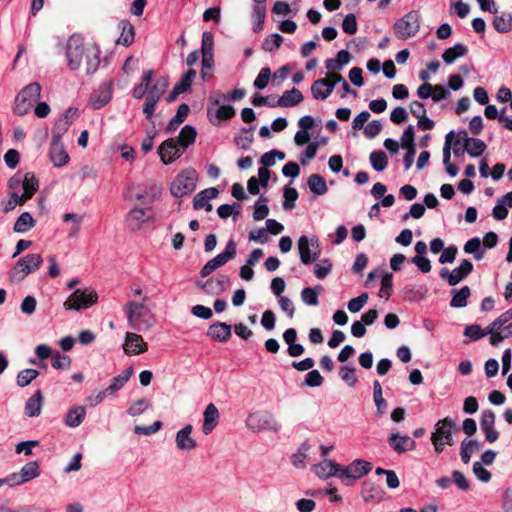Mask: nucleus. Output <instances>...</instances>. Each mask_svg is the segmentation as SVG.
<instances>
[{
	"mask_svg": "<svg viewBox=\"0 0 512 512\" xmlns=\"http://www.w3.org/2000/svg\"><path fill=\"white\" fill-rule=\"evenodd\" d=\"M493 26L499 33H507L512 29V15L503 12L493 20Z\"/></svg>",
	"mask_w": 512,
	"mask_h": 512,
	"instance_id": "38",
	"label": "nucleus"
},
{
	"mask_svg": "<svg viewBox=\"0 0 512 512\" xmlns=\"http://www.w3.org/2000/svg\"><path fill=\"white\" fill-rule=\"evenodd\" d=\"M196 137V129L193 126L186 125L181 129L179 136L176 138L177 146L183 149L184 152L188 146L192 145L195 142Z\"/></svg>",
	"mask_w": 512,
	"mask_h": 512,
	"instance_id": "27",
	"label": "nucleus"
},
{
	"mask_svg": "<svg viewBox=\"0 0 512 512\" xmlns=\"http://www.w3.org/2000/svg\"><path fill=\"white\" fill-rule=\"evenodd\" d=\"M298 198V191L295 188H285L284 189V202L283 209L291 210L295 207V201Z\"/></svg>",
	"mask_w": 512,
	"mask_h": 512,
	"instance_id": "56",
	"label": "nucleus"
},
{
	"mask_svg": "<svg viewBox=\"0 0 512 512\" xmlns=\"http://www.w3.org/2000/svg\"><path fill=\"white\" fill-rule=\"evenodd\" d=\"M119 29L121 30L120 37L117 40V44L123 46H130L135 37L134 26L128 20H122L119 23Z\"/></svg>",
	"mask_w": 512,
	"mask_h": 512,
	"instance_id": "28",
	"label": "nucleus"
},
{
	"mask_svg": "<svg viewBox=\"0 0 512 512\" xmlns=\"http://www.w3.org/2000/svg\"><path fill=\"white\" fill-rule=\"evenodd\" d=\"M322 80L326 81L325 85V94L323 96H329L337 83H341L343 80V76L339 73L328 72L326 78H322Z\"/></svg>",
	"mask_w": 512,
	"mask_h": 512,
	"instance_id": "50",
	"label": "nucleus"
},
{
	"mask_svg": "<svg viewBox=\"0 0 512 512\" xmlns=\"http://www.w3.org/2000/svg\"><path fill=\"white\" fill-rule=\"evenodd\" d=\"M71 357L65 354H61L58 351H54L51 357V365L53 368L58 370H68L71 367Z\"/></svg>",
	"mask_w": 512,
	"mask_h": 512,
	"instance_id": "41",
	"label": "nucleus"
},
{
	"mask_svg": "<svg viewBox=\"0 0 512 512\" xmlns=\"http://www.w3.org/2000/svg\"><path fill=\"white\" fill-rule=\"evenodd\" d=\"M10 200L5 206V211H10L32 197V176L29 173L21 176L14 175L9 180Z\"/></svg>",
	"mask_w": 512,
	"mask_h": 512,
	"instance_id": "2",
	"label": "nucleus"
},
{
	"mask_svg": "<svg viewBox=\"0 0 512 512\" xmlns=\"http://www.w3.org/2000/svg\"><path fill=\"white\" fill-rule=\"evenodd\" d=\"M133 374V367H128L121 374L112 378L111 384L106 388L109 395L117 393L130 379Z\"/></svg>",
	"mask_w": 512,
	"mask_h": 512,
	"instance_id": "29",
	"label": "nucleus"
},
{
	"mask_svg": "<svg viewBox=\"0 0 512 512\" xmlns=\"http://www.w3.org/2000/svg\"><path fill=\"white\" fill-rule=\"evenodd\" d=\"M157 153L164 164H171L183 154V149L177 146L176 138H168L160 144Z\"/></svg>",
	"mask_w": 512,
	"mask_h": 512,
	"instance_id": "12",
	"label": "nucleus"
},
{
	"mask_svg": "<svg viewBox=\"0 0 512 512\" xmlns=\"http://www.w3.org/2000/svg\"><path fill=\"white\" fill-rule=\"evenodd\" d=\"M283 37L280 34H272L266 37L262 43V48L266 52H272L275 49H278L283 43Z\"/></svg>",
	"mask_w": 512,
	"mask_h": 512,
	"instance_id": "47",
	"label": "nucleus"
},
{
	"mask_svg": "<svg viewBox=\"0 0 512 512\" xmlns=\"http://www.w3.org/2000/svg\"><path fill=\"white\" fill-rule=\"evenodd\" d=\"M203 416L204 422L202 425V432L205 435H208L213 431L219 422V411L213 403H210L207 405Z\"/></svg>",
	"mask_w": 512,
	"mask_h": 512,
	"instance_id": "23",
	"label": "nucleus"
},
{
	"mask_svg": "<svg viewBox=\"0 0 512 512\" xmlns=\"http://www.w3.org/2000/svg\"><path fill=\"white\" fill-rule=\"evenodd\" d=\"M369 159L373 169L376 171H383L388 165V158L382 150L373 151Z\"/></svg>",
	"mask_w": 512,
	"mask_h": 512,
	"instance_id": "40",
	"label": "nucleus"
},
{
	"mask_svg": "<svg viewBox=\"0 0 512 512\" xmlns=\"http://www.w3.org/2000/svg\"><path fill=\"white\" fill-rule=\"evenodd\" d=\"M242 132L246 133V135L235 137L234 142L239 148L246 150L254 141V135L252 133V128H242Z\"/></svg>",
	"mask_w": 512,
	"mask_h": 512,
	"instance_id": "53",
	"label": "nucleus"
},
{
	"mask_svg": "<svg viewBox=\"0 0 512 512\" xmlns=\"http://www.w3.org/2000/svg\"><path fill=\"white\" fill-rule=\"evenodd\" d=\"M452 293L453 296L450 301V306L453 308H462L467 305L471 290L468 286H463L460 290H453Z\"/></svg>",
	"mask_w": 512,
	"mask_h": 512,
	"instance_id": "34",
	"label": "nucleus"
},
{
	"mask_svg": "<svg viewBox=\"0 0 512 512\" xmlns=\"http://www.w3.org/2000/svg\"><path fill=\"white\" fill-rule=\"evenodd\" d=\"M190 112V108L186 103H182L178 106L176 115L170 119L166 126V132H174L187 118Z\"/></svg>",
	"mask_w": 512,
	"mask_h": 512,
	"instance_id": "26",
	"label": "nucleus"
},
{
	"mask_svg": "<svg viewBox=\"0 0 512 512\" xmlns=\"http://www.w3.org/2000/svg\"><path fill=\"white\" fill-rule=\"evenodd\" d=\"M101 50L95 43H85L79 34H73L67 41L66 58L71 70L85 68L87 75H93L100 65Z\"/></svg>",
	"mask_w": 512,
	"mask_h": 512,
	"instance_id": "1",
	"label": "nucleus"
},
{
	"mask_svg": "<svg viewBox=\"0 0 512 512\" xmlns=\"http://www.w3.org/2000/svg\"><path fill=\"white\" fill-rule=\"evenodd\" d=\"M85 415H86L85 407H83V406L75 407L68 411L66 418H65V423L69 427H77L82 423Z\"/></svg>",
	"mask_w": 512,
	"mask_h": 512,
	"instance_id": "35",
	"label": "nucleus"
},
{
	"mask_svg": "<svg viewBox=\"0 0 512 512\" xmlns=\"http://www.w3.org/2000/svg\"><path fill=\"white\" fill-rule=\"evenodd\" d=\"M414 137H415L414 127L412 125H409L404 130V132L401 136V147L403 149L415 147Z\"/></svg>",
	"mask_w": 512,
	"mask_h": 512,
	"instance_id": "61",
	"label": "nucleus"
},
{
	"mask_svg": "<svg viewBox=\"0 0 512 512\" xmlns=\"http://www.w3.org/2000/svg\"><path fill=\"white\" fill-rule=\"evenodd\" d=\"M32 479V462L25 464L20 472H14L0 479V488L7 485L10 488L19 486Z\"/></svg>",
	"mask_w": 512,
	"mask_h": 512,
	"instance_id": "13",
	"label": "nucleus"
},
{
	"mask_svg": "<svg viewBox=\"0 0 512 512\" xmlns=\"http://www.w3.org/2000/svg\"><path fill=\"white\" fill-rule=\"evenodd\" d=\"M253 15L255 17L256 23L253 26V31L258 33L262 30L263 24L266 17V8L263 5H257L254 7Z\"/></svg>",
	"mask_w": 512,
	"mask_h": 512,
	"instance_id": "52",
	"label": "nucleus"
},
{
	"mask_svg": "<svg viewBox=\"0 0 512 512\" xmlns=\"http://www.w3.org/2000/svg\"><path fill=\"white\" fill-rule=\"evenodd\" d=\"M268 199L264 196H260V198L256 201L254 205L253 219L255 221H260L265 219L269 214V207L267 206Z\"/></svg>",
	"mask_w": 512,
	"mask_h": 512,
	"instance_id": "43",
	"label": "nucleus"
},
{
	"mask_svg": "<svg viewBox=\"0 0 512 512\" xmlns=\"http://www.w3.org/2000/svg\"><path fill=\"white\" fill-rule=\"evenodd\" d=\"M167 87L168 79L165 77H160L155 81V83L150 88H148L147 94L155 98L161 99Z\"/></svg>",
	"mask_w": 512,
	"mask_h": 512,
	"instance_id": "45",
	"label": "nucleus"
},
{
	"mask_svg": "<svg viewBox=\"0 0 512 512\" xmlns=\"http://www.w3.org/2000/svg\"><path fill=\"white\" fill-rule=\"evenodd\" d=\"M219 191L215 187L206 188L197 193L193 199V207L195 210L203 209L204 203H209V200L218 196Z\"/></svg>",
	"mask_w": 512,
	"mask_h": 512,
	"instance_id": "30",
	"label": "nucleus"
},
{
	"mask_svg": "<svg viewBox=\"0 0 512 512\" xmlns=\"http://www.w3.org/2000/svg\"><path fill=\"white\" fill-rule=\"evenodd\" d=\"M214 50V36L212 32L205 31L202 34L201 54L213 55Z\"/></svg>",
	"mask_w": 512,
	"mask_h": 512,
	"instance_id": "51",
	"label": "nucleus"
},
{
	"mask_svg": "<svg viewBox=\"0 0 512 512\" xmlns=\"http://www.w3.org/2000/svg\"><path fill=\"white\" fill-rule=\"evenodd\" d=\"M361 493L365 502H374L381 499L380 488L370 480L363 482Z\"/></svg>",
	"mask_w": 512,
	"mask_h": 512,
	"instance_id": "31",
	"label": "nucleus"
},
{
	"mask_svg": "<svg viewBox=\"0 0 512 512\" xmlns=\"http://www.w3.org/2000/svg\"><path fill=\"white\" fill-rule=\"evenodd\" d=\"M512 319V310H507L504 313H502L500 316H498L489 326L486 327L485 330H483V333H485V336L487 334L492 335V333L501 330V328L507 324Z\"/></svg>",
	"mask_w": 512,
	"mask_h": 512,
	"instance_id": "37",
	"label": "nucleus"
},
{
	"mask_svg": "<svg viewBox=\"0 0 512 512\" xmlns=\"http://www.w3.org/2000/svg\"><path fill=\"white\" fill-rule=\"evenodd\" d=\"M487 145L485 142L478 138H472L471 140H466L465 150L471 157H479L486 150Z\"/></svg>",
	"mask_w": 512,
	"mask_h": 512,
	"instance_id": "36",
	"label": "nucleus"
},
{
	"mask_svg": "<svg viewBox=\"0 0 512 512\" xmlns=\"http://www.w3.org/2000/svg\"><path fill=\"white\" fill-rule=\"evenodd\" d=\"M332 270V264L328 259H323L314 266V274L319 279H324Z\"/></svg>",
	"mask_w": 512,
	"mask_h": 512,
	"instance_id": "57",
	"label": "nucleus"
},
{
	"mask_svg": "<svg viewBox=\"0 0 512 512\" xmlns=\"http://www.w3.org/2000/svg\"><path fill=\"white\" fill-rule=\"evenodd\" d=\"M150 406V402L146 398H141L135 401L128 409L127 413L132 416H138L142 414L148 407Z\"/></svg>",
	"mask_w": 512,
	"mask_h": 512,
	"instance_id": "54",
	"label": "nucleus"
},
{
	"mask_svg": "<svg viewBox=\"0 0 512 512\" xmlns=\"http://www.w3.org/2000/svg\"><path fill=\"white\" fill-rule=\"evenodd\" d=\"M147 296H143L142 301H128L124 306L129 326L138 331L146 330L152 326L151 317L147 318L145 314Z\"/></svg>",
	"mask_w": 512,
	"mask_h": 512,
	"instance_id": "3",
	"label": "nucleus"
},
{
	"mask_svg": "<svg viewBox=\"0 0 512 512\" xmlns=\"http://www.w3.org/2000/svg\"><path fill=\"white\" fill-rule=\"evenodd\" d=\"M324 378L321 376L318 370H312L305 376L304 384L309 387H318L322 385Z\"/></svg>",
	"mask_w": 512,
	"mask_h": 512,
	"instance_id": "64",
	"label": "nucleus"
},
{
	"mask_svg": "<svg viewBox=\"0 0 512 512\" xmlns=\"http://www.w3.org/2000/svg\"><path fill=\"white\" fill-rule=\"evenodd\" d=\"M342 29L345 33H347L349 35L356 34V32L358 30V26H357V20H356L355 14L350 13L345 16V18L342 22Z\"/></svg>",
	"mask_w": 512,
	"mask_h": 512,
	"instance_id": "58",
	"label": "nucleus"
},
{
	"mask_svg": "<svg viewBox=\"0 0 512 512\" xmlns=\"http://www.w3.org/2000/svg\"><path fill=\"white\" fill-rule=\"evenodd\" d=\"M270 76H271L270 69L268 67L262 68L254 81V86L259 90L266 88V86L269 82Z\"/></svg>",
	"mask_w": 512,
	"mask_h": 512,
	"instance_id": "63",
	"label": "nucleus"
},
{
	"mask_svg": "<svg viewBox=\"0 0 512 512\" xmlns=\"http://www.w3.org/2000/svg\"><path fill=\"white\" fill-rule=\"evenodd\" d=\"M368 294L362 293L348 302V310L352 313L359 312L368 301Z\"/></svg>",
	"mask_w": 512,
	"mask_h": 512,
	"instance_id": "60",
	"label": "nucleus"
},
{
	"mask_svg": "<svg viewBox=\"0 0 512 512\" xmlns=\"http://www.w3.org/2000/svg\"><path fill=\"white\" fill-rule=\"evenodd\" d=\"M71 123H72L71 120L62 119V118L58 119L55 122L54 127L52 129V140L61 141L63 134H65L67 132Z\"/></svg>",
	"mask_w": 512,
	"mask_h": 512,
	"instance_id": "46",
	"label": "nucleus"
},
{
	"mask_svg": "<svg viewBox=\"0 0 512 512\" xmlns=\"http://www.w3.org/2000/svg\"><path fill=\"white\" fill-rule=\"evenodd\" d=\"M453 431H458V428L450 417H445L436 423L435 431L431 435V442L437 454L444 451L445 445H454Z\"/></svg>",
	"mask_w": 512,
	"mask_h": 512,
	"instance_id": "4",
	"label": "nucleus"
},
{
	"mask_svg": "<svg viewBox=\"0 0 512 512\" xmlns=\"http://www.w3.org/2000/svg\"><path fill=\"white\" fill-rule=\"evenodd\" d=\"M32 108V84L26 85L16 96L14 113L18 116L26 115Z\"/></svg>",
	"mask_w": 512,
	"mask_h": 512,
	"instance_id": "14",
	"label": "nucleus"
},
{
	"mask_svg": "<svg viewBox=\"0 0 512 512\" xmlns=\"http://www.w3.org/2000/svg\"><path fill=\"white\" fill-rule=\"evenodd\" d=\"M154 217L147 215L146 210L142 208H133L126 216V223L132 230H138L145 223L154 222Z\"/></svg>",
	"mask_w": 512,
	"mask_h": 512,
	"instance_id": "19",
	"label": "nucleus"
},
{
	"mask_svg": "<svg viewBox=\"0 0 512 512\" xmlns=\"http://www.w3.org/2000/svg\"><path fill=\"white\" fill-rule=\"evenodd\" d=\"M389 446L398 454H403L416 449V442L409 436H401L399 433H392L387 440Z\"/></svg>",
	"mask_w": 512,
	"mask_h": 512,
	"instance_id": "16",
	"label": "nucleus"
},
{
	"mask_svg": "<svg viewBox=\"0 0 512 512\" xmlns=\"http://www.w3.org/2000/svg\"><path fill=\"white\" fill-rule=\"evenodd\" d=\"M468 53L467 46L457 43L442 54V59L446 64H452L457 58L463 57Z\"/></svg>",
	"mask_w": 512,
	"mask_h": 512,
	"instance_id": "33",
	"label": "nucleus"
},
{
	"mask_svg": "<svg viewBox=\"0 0 512 512\" xmlns=\"http://www.w3.org/2000/svg\"><path fill=\"white\" fill-rule=\"evenodd\" d=\"M372 468L373 465L371 462L362 459H356L347 466L343 468L341 467L338 477L346 486H350L356 480L367 475L372 470Z\"/></svg>",
	"mask_w": 512,
	"mask_h": 512,
	"instance_id": "7",
	"label": "nucleus"
},
{
	"mask_svg": "<svg viewBox=\"0 0 512 512\" xmlns=\"http://www.w3.org/2000/svg\"><path fill=\"white\" fill-rule=\"evenodd\" d=\"M206 335L214 341L227 342L232 336L231 325L224 322L213 323L207 329Z\"/></svg>",
	"mask_w": 512,
	"mask_h": 512,
	"instance_id": "20",
	"label": "nucleus"
},
{
	"mask_svg": "<svg viewBox=\"0 0 512 512\" xmlns=\"http://www.w3.org/2000/svg\"><path fill=\"white\" fill-rule=\"evenodd\" d=\"M246 426L253 432L270 430L278 432L280 426L274 415L269 411H257L248 415Z\"/></svg>",
	"mask_w": 512,
	"mask_h": 512,
	"instance_id": "9",
	"label": "nucleus"
},
{
	"mask_svg": "<svg viewBox=\"0 0 512 512\" xmlns=\"http://www.w3.org/2000/svg\"><path fill=\"white\" fill-rule=\"evenodd\" d=\"M32 225V215L29 212L22 213L14 224L13 230L17 233L26 232Z\"/></svg>",
	"mask_w": 512,
	"mask_h": 512,
	"instance_id": "48",
	"label": "nucleus"
},
{
	"mask_svg": "<svg viewBox=\"0 0 512 512\" xmlns=\"http://www.w3.org/2000/svg\"><path fill=\"white\" fill-rule=\"evenodd\" d=\"M420 29V14L411 10L403 17L397 19L393 25V31L398 39L405 40L415 36Z\"/></svg>",
	"mask_w": 512,
	"mask_h": 512,
	"instance_id": "6",
	"label": "nucleus"
},
{
	"mask_svg": "<svg viewBox=\"0 0 512 512\" xmlns=\"http://www.w3.org/2000/svg\"><path fill=\"white\" fill-rule=\"evenodd\" d=\"M322 290V287L312 288V287H306L301 291V298L302 301L310 306H316L319 304L318 301V295L320 291Z\"/></svg>",
	"mask_w": 512,
	"mask_h": 512,
	"instance_id": "44",
	"label": "nucleus"
},
{
	"mask_svg": "<svg viewBox=\"0 0 512 512\" xmlns=\"http://www.w3.org/2000/svg\"><path fill=\"white\" fill-rule=\"evenodd\" d=\"M32 272V256L26 255L20 258L9 274L10 281L13 283L22 282L26 276Z\"/></svg>",
	"mask_w": 512,
	"mask_h": 512,
	"instance_id": "15",
	"label": "nucleus"
},
{
	"mask_svg": "<svg viewBox=\"0 0 512 512\" xmlns=\"http://www.w3.org/2000/svg\"><path fill=\"white\" fill-rule=\"evenodd\" d=\"M236 256V243L234 240H229L224 252L218 254L213 259L209 260L201 269V277H207L214 270L226 264L229 260L234 259Z\"/></svg>",
	"mask_w": 512,
	"mask_h": 512,
	"instance_id": "10",
	"label": "nucleus"
},
{
	"mask_svg": "<svg viewBox=\"0 0 512 512\" xmlns=\"http://www.w3.org/2000/svg\"><path fill=\"white\" fill-rule=\"evenodd\" d=\"M49 155L52 163L56 167L64 166L70 159L62 141L58 140H52Z\"/></svg>",
	"mask_w": 512,
	"mask_h": 512,
	"instance_id": "21",
	"label": "nucleus"
},
{
	"mask_svg": "<svg viewBox=\"0 0 512 512\" xmlns=\"http://www.w3.org/2000/svg\"><path fill=\"white\" fill-rule=\"evenodd\" d=\"M159 100L160 99L150 96L148 94L146 95L145 102L143 105V113L145 114L147 120H150L152 118L154 110Z\"/></svg>",
	"mask_w": 512,
	"mask_h": 512,
	"instance_id": "62",
	"label": "nucleus"
},
{
	"mask_svg": "<svg viewBox=\"0 0 512 512\" xmlns=\"http://www.w3.org/2000/svg\"><path fill=\"white\" fill-rule=\"evenodd\" d=\"M124 351L127 355H138L148 350V345L141 335L127 332L124 343Z\"/></svg>",
	"mask_w": 512,
	"mask_h": 512,
	"instance_id": "17",
	"label": "nucleus"
},
{
	"mask_svg": "<svg viewBox=\"0 0 512 512\" xmlns=\"http://www.w3.org/2000/svg\"><path fill=\"white\" fill-rule=\"evenodd\" d=\"M197 286L200 287L207 294L220 295L221 293H223L221 287L218 286L214 278H209L207 281L203 283L197 282Z\"/></svg>",
	"mask_w": 512,
	"mask_h": 512,
	"instance_id": "55",
	"label": "nucleus"
},
{
	"mask_svg": "<svg viewBox=\"0 0 512 512\" xmlns=\"http://www.w3.org/2000/svg\"><path fill=\"white\" fill-rule=\"evenodd\" d=\"M197 182L195 169H186L179 173L171 183L170 191L175 197L181 198L194 191Z\"/></svg>",
	"mask_w": 512,
	"mask_h": 512,
	"instance_id": "8",
	"label": "nucleus"
},
{
	"mask_svg": "<svg viewBox=\"0 0 512 512\" xmlns=\"http://www.w3.org/2000/svg\"><path fill=\"white\" fill-rule=\"evenodd\" d=\"M339 375L341 379L346 382L349 386H354L357 383L355 376V368L349 366H342L339 369Z\"/></svg>",
	"mask_w": 512,
	"mask_h": 512,
	"instance_id": "59",
	"label": "nucleus"
},
{
	"mask_svg": "<svg viewBox=\"0 0 512 512\" xmlns=\"http://www.w3.org/2000/svg\"><path fill=\"white\" fill-rule=\"evenodd\" d=\"M196 75H197V72L191 68L181 76L179 81L176 82L174 86L178 90H180L182 93H184L191 88Z\"/></svg>",
	"mask_w": 512,
	"mask_h": 512,
	"instance_id": "42",
	"label": "nucleus"
},
{
	"mask_svg": "<svg viewBox=\"0 0 512 512\" xmlns=\"http://www.w3.org/2000/svg\"><path fill=\"white\" fill-rule=\"evenodd\" d=\"M481 247V242L478 237L471 238L464 245V251L466 253H473L475 259L481 260L483 258V252L479 251Z\"/></svg>",
	"mask_w": 512,
	"mask_h": 512,
	"instance_id": "49",
	"label": "nucleus"
},
{
	"mask_svg": "<svg viewBox=\"0 0 512 512\" xmlns=\"http://www.w3.org/2000/svg\"><path fill=\"white\" fill-rule=\"evenodd\" d=\"M472 271V262L468 259H464L461 264L452 271H449L447 268H442L439 272V275L443 280H446L450 286H456Z\"/></svg>",
	"mask_w": 512,
	"mask_h": 512,
	"instance_id": "11",
	"label": "nucleus"
},
{
	"mask_svg": "<svg viewBox=\"0 0 512 512\" xmlns=\"http://www.w3.org/2000/svg\"><path fill=\"white\" fill-rule=\"evenodd\" d=\"M298 251L300 255V260L304 265H309L312 262L316 261L320 255L319 250L311 253L309 247V239L305 235L301 236L298 239Z\"/></svg>",
	"mask_w": 512,
	"mask_h": 512,
	"instance_id": "24",
	"label": "nucleus"
},
{
	"mask_svg": "<svg viewBox=\"0 0 512 512\" xmlns=\"http://www.w3.org/2000/svg\"><path fill=\"white\" fill-rule=\"evenodd\" d=\"M193 426L191 424L185 425L176 433L175 442L179 450L192 451L197 447V441L191 437Z\"/></svg>",
	"mask_w": 512,
	"mask_h": 512,
	"instance_id": "18",
	"label": "nucleus"
},
{
	"mask_svg": "<svg viewBox=\"0 0 512 512\" xmlns=\"http://www.w3.org/2000/svg\"><path fill=\"white\" fill-rule=\"evenodd\" d=\"M373 398L379 414H384L387 408V401L383 398L382 387L378 380L373 382Z\"/></svg>",
	"mask_w": 512,
	"mask_h": 512,
	"instance_id": "39",
	"label": "nucleus"
},
{
	"mask_svg": "<svg viewBox=\"0 0 512 512\" xmlns=\"http://www.w3.org/2000/svg\"><path fill=\"white\" fill-rule=\"evenodd\" d=\"M98 301V294L93 288L76 289L63 303L66 310L80 311L85 310Z\"/></svg>",
	"mask_w": 512,
	"mask_h": 512,
	"instance_id": "5",
	"label": "nucleus"
},
{
	"mask_svg": "<svg viewBox=\"0 0 512 512\" xmlns=\"http://www.w3.org/2000/svg\"><path fill=\"white\" fill-rule=\"evenodd\" d=\"M341 470V465L333 460H324L314 465V473L321 479H327L331 476H337Z\"/></svg>",
	"mask_w": 512,
	"mask_h": 512,
	"instance_id": "22",
	"label": "nucleus"
},
{
	"mask_svg": "<svg viewBox=\"0 0 512 512\" xmlns=\"http://www.w3.org/2000/svg\"><path fill=\"white\" fill-rule=\"evenodd\" d=\"M303 94L297 88L285 91L283 95L277 100V106L292 107L298 105L303 101Z\"/></svg>",
	"mask_w": 512,
	"mask_h": 512,
	"instance_id": "25",
	"label": "nucleus"
},
{
	"mask_svg": "<svg viewBox=\"0 0 512 512\" xmlns=\"http://www.w3.org/2000/svg\"><path fill=\"white\" fill-rule=\"evenodd\" d=\"M307 185L315 195H324L328 191L326 180L319 174H312L308 177Z\"/></svg>",
	"mask_w": 512,
	"mask_h": 512,
	"instance_id": "32",
	"label": "nucleus"
}]
</instances>
